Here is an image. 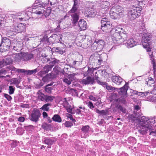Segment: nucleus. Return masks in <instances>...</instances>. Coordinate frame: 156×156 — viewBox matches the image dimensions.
Wrapping results in <instances>:
<instances>
[{
  "label": "nucleus",
  "mask_w": 156,
  "mask_h": 156,
  "mask_svg": "<svg viewBox=\"0 0 156 156\" xmlns=\"http://www.w3.org/2000/svg\"><path fill=\"white\" fill-rule=\"evenodd\" d=\"M151 93L149 91H147L144 92H139L138 93V96H140L143 98H145L147 96V98L149 100V98H151V97L150 96Z\"/></svg>",
  "instance_id": "30"
},
{
  "label": "nucleus",
  "mask_w": 156,
  "mask_h": 156,
  "mask_svg": "<svg viewBox=\"0 0 156 156\" xmlns=\"http://www.w3.org/2000/svg\"><path fill=\"white\" fill-rule=\"evenodd\" d=\"M52 88L51 87H49L46 86L44 88L45 91L49 94H50L51 92Z\"/></svg>",
  "instance_id": "50"
},
{
  "label": "nucleus",
  "mask_w": 156,
  "mask_h": 156,
  "mask_svg": "<svg viewBox=\"0 0 156 156\" xmlns=\"http://www.w3.org/2000/svg\"><path fill=\"white\" fill-rule=\"evenodd\" d=\"M94 44L97 46L96 51L99 52L101 51L105 45V42L102 40H95L94 42Z\"/></svg>",
  "instance_id": "13"
},
{
  "label": "nucleus",
  "mask_w": 156,
  "mask_h": 156,
  "mask_svg": "<svg viewBox=\"0 0 156 156\" xmlns=\"http://www.w3.org/2000/svg\"><path fill=\"white\" fill-rule=\"evenodd\" d=\"M33 126L32 125H29L28 126H24V128L28 130H31L33 129Z\"/></svg>",
  "instance_id": "58"
},
{
  "label": "nucleus",
  "mask_w": 156,
  "mask_h": 156,
  "mask_svg": "<svg viewBox=\"0 0 156 156\" xmlns=\"http://www.w3.org/2000/svg\"><path fill=\"white\" fill-rule=\"evenodd\" d=\"M54 98V97L48 96L46 95L45 100L44 101L47 102H51L53 100Z\"/></svg>",
  "instance_id": "45"
},
{
  "label": "nucleus",
  "mask_w": 156,
  "mask_h": 156,
  "mask_svg": "<svg viewBox=\"0 0 156 156\" xmlns=\"http://www.w3.org/2000/svg\"><path fill=\"white\" fill-rule=\"evenodd\" d=\"M89 128L90 126L88 125L82 126L81 130L83 133L85 134L88 132Z\"/></svg>",
  "instance_id": "39"
},
{
  "label": "nucleus",
  "mask_w": 156,
  "mask_h": 156,
  "mask_svg": "<svg viewBox=\"0 0 156 156\" xmlns=\"http://www.w3.org/2000/svg\"><path fill=\"white\" fill-rule=\"evenodd\" d=\"M52 68L51 66H50L49 65H46L44 67L43 69L46 73H47L49 71L51 70Z\"/></svg>",
  "instance_id": "44"
},
{
  "label": "nucleus",
  "mask_w": 156,
  "mask_h": 156,
  "mask_svg": "<svg viewBox=\"0 0 156 156\" xmlns=\"http://www.w3.org/2000/svg\"><path fill=\"white\" fill-rule=\"evenodd\" d=\"M44 139V143L50 146L54 144L56 141V139L54 137H45Z\"/></svg>",
  "instance_id": "17"
},
{
  "label": "nucleus",
  "mask_w": 156,
  "mask_h": 156,
  "mask_svg": "<svg viewBox=\"0 0 156 156\" xmlns=\"http://www.w3.org/2000/svg\"><path fill=\"white\" fill-rule=\"evenodd\" d=\"M51 59L49 62V64L50 66H51L52 68H53L55 65L58 64L60 62L59 60L55 58Z\"/></svg>",
  "instance_id": "34"
},
{
  "label": "nucleus",
  "mask_w": 156,
  "mask_h": 156,
  "mask_svg": "<svg viewBox=\"0 0 156 156\" xmlns=\"http://www.w3.org/2000/svg\"><path fill=\"white\" fill-rule=\"evenodd\" d=\"M150 96L151 97V98H149V100L156 102V96L155 95H151Z\"/></svg>",
  "instance_id": "62"
},
{
  "label": "nucleus",
  "mask_w": 156,
  "mask_h": 156,
  "mask_svg": "<svg viewBox=\"0 0 156 156\" xmlns=\"http://www.w3.org/2000/svg\"><path fill=\"white\" fill-rule=\"evenodd\" d=\"M97 74V72H96L95 73V77L94 78V81L95 80H96L97 82V83L98 84H100V85H103V86L106 85V84H107L106 83H105V82H103L100 81L98 79L99 77L96 75V74Z\"/></svg>",
  "instance_id": "36"
},
{
  "label": "nucleus",
  "mask_w": 156,
  "mask_h": 156,
  "mask_svg": "<svg viewBox=\"0 0 156 156\" xmlns=\"http://www.w3.org/2000/svg\"><path fill=\"white\" fill-rule=\"evenodd\" d=\"M154 79L151 77H149L145 79V84L149 85L150 86H152V85L154 84Z\"/></svg>",
  "instance_id": "29"
},
{
  "label": "nucleus",
  "mask_w": 156,
  "mask_h": 156,
  "mask_svg": "<svg viewBox=\"0 0 156 156\" xmlns=\"http://www.w3.org/2000/svg\"><path fill=\"white\" fill-rule=\"evenodd\" d=\"M98 55V58L102 59L103 62H105L107 59V55L105 54L104 53L100 55ZM98 58V57L97 58Z\"/></svg>",
  "instance_id": "43"
},
{
  "label": "nucleus",
  "mask_w": 156,
  "mask_h": 156,
  "mask_svg": "<svg viewBox=\"0 0 156 156\" xmlns=\"http://www.w3.org/2000/svg\"><path fill=\"white\" fill-rule=\"evenodd\" d=\"M70 15L72 17V23L75 24L77 22L79 18V16L78 14L76 13H71Z\"/></svg>",
  "instance_id": "25"
},
{
  "label": "nucleus",
  "mask_w": 156,
  "mask_h": 156,
  "mask_svg": "<svg viewBox=\"0 0 156 156\" xmlns=\"http://www.w3.org/2000/svg\"><path fill=\"white\" fill-rule=\"evenodd\" d=\"M134 107L135 109V110L133 112L134 114L135 115L134 117L135 118H138L141 115V113H138L137 114V112L139 110L140 107L138 105H136Z\"/></svg>",
  "instance_id": "31"
},
{
  "label": "nucleus",
  "mask_w": 156,
  "mask_h": 156,
  "mask_svg": "<svg viewBox=\"0 0 156 156\" xmlns=\"http://www.w3.org/2000/svg\"><path fill=\"white\" fill-rule=\"evenodd\" d=\"M46 73H46V72L44 70H43L41 71L40 72H39L38 73V76L42 77Z\"/></svg>",
  "instance_id": "60"
},
{
  "label": "nucleus",
  "mask_w": 156,
  "mask_h": 156,
  "mask_svg": "<svg viewBox=\"0 0 156 156\" xmlns=\"http://www.w3.org/2000/svg\"><path fill=\"white\" fill-rule=\"evenodd\" d=\"M24 29L23 25L22 23H20L12 27L10 31L15 33H20L22 32Z\"/></svg>",
  "instance_id": "14"
},
{
  "label": "nucleus",
  "mask_w": 156,
  "mask_h": 156,
  "mask_svg": "<svg viewBox=\"0 0 156 156\" xmlns=\"http://www.w3.org/2000/svg\"><path fill=\"white\" fill-rule=\"evenodd\" d=\"M42 126L43 129L47 130L50 129L51 127V126L50 124L45 123L42 125Z\"/></svg>",
  "instance_id": "48"
},
{
  "label": "nucleus",
  "mask_w": 156,
  "mask_h": 156,
  "mask_svg": "<svg viewBox=\"0 0 156 156\" xmlns=\"http://www.w3.org/2000/svg\"><path fill=\"white\" fill-rule=\"evenodd\" d=\"M74 79V76L73 74L68 75L66 77L64 78L63 79V81L67 85H70Z\"/></svg>",
  "instance_id": "21"
},
{
  "label": "nucleus",
  "mask_w": 156,
  "mask_h": 156,
  "mask_svg": "<svg viewBox=\"0 0 156 156\" xmlns=\"http://www.w3.org/2000/svg\"><path fill=\"white\" fill-rule=\"evenodd\" d=\"M109 14L111 18L113 19H116L121 16L115 11L112 10L111 9L110 11Z\"/></svg>",
  "instance_id": "27"
},
{
  "label": "nucleus",
  "mask_w": 156,
  "mask_h": 156,
  "mask_svg": "<svg viewBox=\"0 0 156 156\" xmlns=\"http://www.w3.org/2000/svg\"><path fill=\"white\" fill-rule=\"evenodd\" d=\"M39 2H35L33 5L32 10L33 14L38 15L42 14L44 11V8L45 5L48 4V0H39Z\"/></svg>",
  "instance_id": "4"
},
{
  "label": "nucleus",
  "mask_w": 156,
  "mask_h": 156,
  "mask_svg": "<svg viewBox=\"0 0 156 156\" xmlns=\"http://www.w3.org/2000/svg\"><path fill=\"white\" fill-rule=\"evenodd\" d=\"M147 118L148 120V121H147L149 122V123H148V124L150 125V123L151 124H154L155 123H156V117H154L153 118L149 119L148 118ZM151 125H152L151 124Z\"/></svg>",
  "instance_id": "46"
},
{
  "label": "nucleus",
  "mask_w": 156,
  "mask_h": 156,
  "mask_svg": "<svg viewBox=\"0 0 156 156\" xmlns=\"http://www.w3.org/2000/svg\"><path fill=\"white\" fill-rule=\"evenodd\" d=\"M18 144V142L17 141H13L11 144V147L12 148L15 147Z\"/></svg>",
  "instance_id": "59"
},
{
  "label": "nucleus",
  "mask_w": 156,
  "mask_h": 156,
  "mask_svg": "<svg viewBox=\"0 0 156 156\" xmlns=\"http://www.w3.org/2000/svg\"><path fill=\"white\" fill-rule=\"evenodd\" d=\"M112 32L115 33L112 36V38L114 42L118 45L122 44L128 37L127 34L122 28L117 27L114 28Z\"/></svg>",
  "instance_id": "2"
},
{
  "label": "nucleus",
  "mask_w": 156,
  "mask_h": 156,
  "mask_svg": "<svg viewBox=\"0 0 156 156\" xmlns=\"http://www.w3.org/2000/svg\"><path fill=\"white\" fill-rule=\"evenodd\" d=\"M151 36H149L147 34H146L143 37L142 40V44L144 48L146 49V50L148 54L149 55L150 58L151 60V63L153 64V69L155 70V67L156 65L155 63V61L154 59V56L153 55V52L151 51L150 45L151 44Z\"/></svg>",
  "instance_id": "3"
},
{
  "label": "nucleus",
  "mask_w": 156,
  "mask_h": 156,
  "mask_svg": "<svg viewBox=\"0 0 156 156\" xmlns=\"http://www.w3.org/2000/svg\"><path fill=\"white\" fill-rule=\"evenodd\" d=\"M128 141L132 145H133L136 142V139L134 137L131 136L128 138Z\"/></svg>",
  "instance_id": "38"
},
{
  "label": "nucleus",
  "mask_w": 156,
  "mask_h": 156,
  "mask_svg": "<svg viewBox=\"0 0 156 156\" xmlns=\"http://www.w3.org/2000/svg\"><path fill=\"white\" fill-rule=\"evenodd\" d=\"M118 109L123 113H126V109L123 107L121 105H119L118 106Z\"/></svg>",
  "instance_id": "52"
},
{
  "label": "nucleus",
  "mask_w": 156,
  "mask_h": 156,
  "mask_svg": "<svg viewBox=\"0 0 156 156\" xmlns=\"http://www.w3.org/2000/svg\"><path fill=\"white\" fill-rule=\"evenodd\" d=\"M15 90V87L12 86L9 87V94H12L14 93Z\"/></svg>",
  "instance_id": "49"
},
{
  "label": "nucleus",
  "mask_w": 156,
  "mask_h": 156,
  "mask_svg": "<svg viewBox=\"0 0 156 156\" xmlns=\"http://www.w3.org/2000/svg\"><path fill=\"white\" fill-rule=\"evenodd\" d=\"M110 5L109 2L106 0H103L100 1L99 3V6L101 9H105L108 7Z\"/></svg>",
  "instance_id": "26"
},
{
  "label": "nucleus",
  "mask_w": 156,
  "mask_h": 156,
  "mask_svg": "<svg viewBox=\"0 0 156 156\" xmlns=\"http://www.w3.org/2000/svg\"><path fill=\"white\" fill-rule=\"evenodd\" d=\"M153 86L154 87L153 90L151 91H149V92L151 93V95H153V94H154L155 95L156 94V86Z\"/></svg>",
  "instance_id": "61"
},
{
  "label": "nucleus",
  "mask_w": 156,
  "mask_h": 156,
  "mask_svg": "<svg viewBox=\"0 0 156 156\" xmlns=\"http://www.w3.org/2000/svg\"><path fill=\"white\" fill-rule=\"evenodd\" d=\"M51 105V104L47 103L41 107V109L44 111H48L49 110V106Z\"/></svg>",
  "instance_id": "42"
},
{
  "label": "nucleus",
  "mask_w": 156,
  "mask_h": 156,
  "mask_svg": "<svg viewBox=\"0 0 156 156\" xmlns=\"http://www.w3.org/2000/svg\"><path fill=\"white\" fill-rule=\"evenodd\" d=\"M82 83L85 85L94 83H95V82L94 78L91 77L90 76H87V78L82 80Z\"/></svg>",
  "instance_id": "18"
},
{
  "label": "nucleus",
  "mask_w": 156,
  "mask_h": 156,
  "mask_svg": "<svg viewBox=\"0 0 156 156\" xmlns=\"http://www.w3.org/2000/svg\"><path fill=\"white\" fill-rule=\"evenodd\" d=\"M21 60L24 61H28L34 58V55L31 52H23L21 54Z\"/></svg>",
  "instance_id": "10"
},
{
  "label": "nucleus",
  "mask_w": 156,
  "mask_h": 156,
  "mask_svg": "<svg viewBox=\"0 0 156 156\" xmlns=\"http://www.w3.org/2000/svg\"><path fill=\"white\" fill-rule=\"evenodd\" d=\"M37 71H38V69H36L32 70H26V74L27 75H31V74H35Z\"/></svg>",
  "instance_id": "40"
},
{
  "label": "nucleus",
  "mask_w": 156,
  "mask_h": 156,
  "mask_svg": "<svg viewBox=\"0 0 156 156\" xmlns=\"http://www.w3.org/2000/svg\"><path fill=\"white\" fill-rule=\"evenodd\" d=\"M79 62L78 61H74L71 64V66L73 67H75L76 64L79 65Z\"/></svg>",
  "instance_id": "63"
},
{
  "label": "nucleus",
  "mask_w": 156,
  "mask_h": 156,
  "mask_svg": "<svg viewBox=\"0 0 156 156\" xmlns=\"http://www.w3.org/2000/svg\"><path fill=\"white\" fill-rule=\"evenodd\" d=\"M124 44L128 48H130L136 45L137 42L134 39L131 38L124 41Z\"/></svg>",
  "instance_id": "12"
},
{
  "label": "nucleus",
  "mask_w": 156,
  "mask_h": 156,
  "mask_svg": "<svg viewBox=\"0 0 156 156\" xmlns=\"http://www.w3.org/2000/svg\"><path fill=\"white\" fill-rule=\"evenodd\" d=\"M54 77V74L52 73H50L48 74L42 78V80L44 82H48L51 81Z\"/></svg>",
  "instance_id": "24"
},
{
  "label": "nucleus",
  "mask_w": 156,
  "mask_h": 156,
  "mask_svg": "<svg viewBox=\"0 0 156 156\" xmlns=\"http://www.w3.org/2000/svg\"><path fill=\"white\" fill-rule=\"evenodd\" d=\"M88 70L86 72H82V73L83 75L84 76H94V74L93 73L94 72V69H93V68L91 67V66H88Z\"/></svg>",
  "instance_id": "22"
},
{
  "label": "nucleus",
  "mask_w": 156,
  "mask_h": 156,
  "mask_svg": "<svg viewBox=\"0 0 156 156\" xmlns=\"http://www.w3.org/2000/svg\"><path fill=\"white\" fill-rule=\"evenodd\" d=\"M49 38H48V36L47 34H45L43 37L41 39V41L43 42V43L44 44H46L47 43H49Z\"/></svg>",
  "instance_id": "41"
},
{
  "label": "nucleus",
  "mask_w": 156,
  "mask_h": 156,
  "mask_svg": "<svg viewBox=\"0 0 156 156\" xmlns=\"http://www.w3.org/2000/svg\"><path fill=\"white\" fill-rule=\"evenodd\" d=\"M112 81L118 85H120L123 82V79L119 76H113L112 77Z\"/></svg>",
  "instance_id": "19"
},
{
  "label": "nucleus",
  "mask_w": 156,
  "mask_h": 156,
  "mask_svg": "<svg viewBox=\"0 0 156 156\" xmlns=\"http://www.w3.org/2000/svg\"><path fill=\"white\" fill-rule=\"evenodd\" d=\"M89 98L94 101H98L99 98L98 95L92 93L89 96Z\"/></svg>",
  "instance_id": "32"
},
{
  "label": "nucleus",
  "mask_w": 156,
  "mask_h": 156,
  "mask_svg": "<svg viewBox=\"0 0 156 156\" xmlns=\"http://www.w3.org/2000/svg\"><path fill=\"white\" fill-rule=\"evenodd\" d=\"M42 60L43 61V62L44 63H46L51 61L50 59L48 58L47 55H45L44 57H43Z\"/></svg>",
  "instance_id": "51"
},
{
  "label": "nucleus",
  "mask_w": 156,
  "mask_h": 156,
  "mask_svg": "<svg viewBox=\"0 0 156 156\" xmlns=\"http://www.w3.org/2000/svg\"><path fill=\"white\" fill-rule=\"evenodd\" d=\"M148 119L145 116H142L140 119H139V125L137 127L138 132L142 135H145L148 131L150 133L149 134L153 136H155V132L151 131L153 128L151 125L148 124L149 123L147 121Z\"/></svg>",
  "instance_id": "1"
},
{
  "label": "nucleus",
  "mask_w": 156,
  "mask_h": 156,
  "mask_svg": "<svg viewBox=\"0 0 156 156\" xmlns=\"http://www.w3.org/2000/svg\"><path fill=\"white\" fill-rule=\"evenodd\" d=\"M62 101L63 102L64 106L66 108L67 112L71 114H74L75 113L74 108L69 105L66 98H64L62 99Z\"/></svg>",
  "instance_id": "11"
},
{
  "label": "nucleus",
  "mask_w": 156,
  "mask_h": 156,
  "mask_svg": "<svg viewBox=\"0 0 156 156\" xmlns=\"http://www.w3.org/2000/svg\"><path fill=\"white\" fill-rule=\"evenodd\" d=\"M75 113H76V114H81V112H83L80 109L77 108L76 109H74Z\"/></svg>",
  "instance_id": "64"
},
{
  "label": "nucleus",
  "mask_w": 156,
  "mask_h": 156,
  "mask_svg": "<svg viewBox=\"0 0 156 156\" xmlns=\"http://www.w3.org/2000/svg\"><path fill=\"white\" fill-rule=\"evenodd\" d=\"M78 25L80 31L84 30L87 28L86 22L83 19H81L78 22Z\"/></svg>",
  "instance_id": "20"
},
{
  "label": "nucleus",
  "mask_w": 156,
  "mask_h": 156,
  "mask_svg": "<svg viewBox=\"0 0 156 156\" xmlns=\"http://www.w3.org/2000/svg\"><path fill=\"white\" fill-rule=\"evenodd\" d=\"M105 23V22L104 21H101V29L104 32H110L112 36L114 33H115V32H112L114 29H112V26L110 24Z\"/></svg>",
  "instance_id": "8"
},
{
  "label": "nucleus",
  "mask_w": 156,
  "mask_h": 156,
  "mask_svg": "<svg viewBox=\"0 0 156 156\" xmlns=\"http://www.w3.org/2000/svg\"><path fill=\"white\" fill-rule=\"evenodd\" d=\"M73 5L72 9L69 11L70 13H76V12L79 8L80 1L79 0H74Z\"/></svg>",
  "instance_id": "15"
},
{
  "label": "nucleus",
  "mask_w": 156,
  "mask_h": 156,
  "mask_svg": "<svg viewBox=\"0 0 156 156\" xmlns=\"http://www.w3.org/2000/svg\"><path fill=\"white\" fill-rule=\"evenodd\" d=\"M41 113L39 110L34 108L32 113L29 116V119L32 121L37 122L39 120Z\"/></svg>",
  "instance_id": "7"
},
{
  "label": "nucleus",
  "mask_w": 156,
  "mask_h": 156,
  "mask_svg": "<svg viewBox=\"0 0 156 156\" xmlns=\"http://www.w3.org/2000/svg\"><path fill=\"white\" fill-rule=\"evenodd\" d=\"M64 124L66 127H71L73 125V123L69 121H66Z\"/></svg>",
  "instance_id": "54"
},
{
  "label": "nucleus",
  "mask_w": 156,
  "mask_h": 156,
  "mask_svg": "<svg viewBox=\"0 0 156 156\" xmlns=\"http://www.w3.org/2000/svg\"><path fill=\"white\" fill-rule=\"evenodd\" d=\"M37 94H38L37 97L38 99L41 101H44L45 100L46 95H45L40 91L37 92Z\"/></svg>",
  "instance_id": "33"
},
{
  "label": "nucleus",
  "mask_w": 156,
  "mask_h": 156,
  "mask_svg": "<svg viewBox=\"0 0 156 156\" xmlns=\"http://www.w3.org/2000/svg\"><path fill=\"white\" fill-rule=\"evenodd\" d=\"M128 83H126L123 87L118 89V91L119 94L122 95L124 97V98L121 100V102L122 103H125L126 100L125 97L126 98L127 96V92L128 88Z\"/></svg>",
  "instance_id": "6"
},
{
  "label": "nucleus",
  "mask_w": 156,
  "mask_h": 156,
  "mask_svg": "<svg viewBox=\"0 0 156 156\" xmlns=\"http://www.w3.org/2000/svg\"><path fill=\"white\" fill-rule=\"evenodd\" d=\"M97 14L96 12L93 10L91 9L89 11L87 12L85 16L87 17H94Z\"/></svg>",
  "instance_id": "28"
},
{
  "label": "nucleus",
  "mask_w": 156,
  "mask_h": 156,
  "mask_svg": "<svg viewBox=\"0 0 156 156\" xmlns=\"http://www.w3.org/2000/svg\"><path fill=\"white\" fill-rule=\"evenodd\" d=\"M53 120L58 122H61L62 119L60 116L58 114H55L52 118Z\"/></svg>",
  "instance_id": "37"
},
{
  "label": "nucleus",
  "mask_w": 156,
  "mask_h": 156,
  "mask_svg": "<svg viewBox=\"0 0 156 156\" xmlns=\"http://www.w3.org/2000/svg\"><path fill=\"white\" fill-rule=\"evenodd\" d=\"M4 61L6 64L7 65L11 63L12 62V60L10 58L7 57L4 59Z\"/></svg>",
  "instance_id": "47"
},
{
  "label": "nucleus",
  "mask_w": 156,
  "mask_h": 156,
  "mask_svg": "<svg viewBox=\"0 0 156 156\" xmlns=\"http://www.w3.org/2000/svg\"><path fill=\"white\" fill-rule=\"evenodd\" d=\"M106 88L107 90L112 91L115 90V89H117V88H116L114 87L109 85L106 86Z\"/></svg>",
  "instance_id": "56"
},
{
  "label": "nucleus",
  "mask_w": 156,
  "mask_h": 156,
  "mask_svg": "<svg viewBox=\"0 0 156 156\" xmlns=\"http://www.w3.org/2000/svg\"><path fill=\"white\" fill-rule=\"evenodd\" d=\"M44 11L42 13L46 17L48 16L50 14L51 12V9L50 7H48L47 8H45V7L44 8Z\"/></svg>",
  "instance_id": "35"
},
{
  "label": "nucleus",
  "mask_w": 156,
  "mask_h": 156,
  "mask_svg": "<svg viewBox=\"0 0 156 156\" xmlns=\"http://www.w3.org/2000/svg\"><path fill=\"white\" fill-rule=\"evenodd\" d=\"M53 38L54 39V41L56 43H59L61 44L62 43V37L60 34L57 35L56 34H53L49 38Z\"/></svg>",
  "instance_id": "23"
},
{
  "label": "nucleus",
  "mask_w": 156,
  "mask_h": 156,
  "mask_svg": "<svg viewBox=\"0 0 156 156\" xmlns=\"http://www.w3.org/2000/svg\"><path fill=\"white\" fill-rule=\"evenodd\" d=\"M112 10L116 11L119 15L122 16L124 10L122 7L118 5H115L112 8Z\"/></svg>",
  "instance_id": "16"
},
{
  "label": "nucleus",
  "mask_w": 156,
  "mask_h": 156,
  "mask_svg": "<svg viewBox=\"0 0 156 156\" xmlns=\"http://www.w3.org/2000/svg\"><path fill=\"white\" fill-rule=\"evenodd\" d=\"M133 7L128 12L129 18L131 20H133L140 16L142 9L141 6H136L133 5Z\"/></svg>",
  "instance_id": "5"
},
{
  "label": "nucleus",
  "mask_w": 156,
  "mask_h": 156,
  "mask_svg": "<svg viewBox=\"0 0 156 156\" xmlns=\"http://www.w3.org/2000/svg\"><path fill=\"white\" fill-rule=\"evenodd\" d=\"M87 106L90 109H93V108L94 107L93 103L91 101H89L87 102L86 103Z\"/></svg>",
  "instance_id": "53"
},
{
  "label": "nucleus",
  "mask_w": 156,
  "mask_h": 156,
  "mask_svg": "<svg viewBox=\"0 0 156 156\" xmlns=\"http://www.w3.org/2000/svg\"><path fill=\"white\" fill-rule=\"evenodd\" d=\"M57 0H48V3L50 2L51 5H54L58 2Z\"/></svg>",
  "instance_id": "57"
},
{
  "label": "nucleus",
  "mask_w": 156,
  "mask_h": 156,
  "mask_svg": "<svg viewBox=\"0 0 156 156\" xmlns=\"http://www.w3.org/2000/svg\"><path fill=\"white\" fill-rule=\"evenodd\" d=\"M11 44L10 40L7 37H5L2 40L1 44H0V48L5 50H8L10 49Z\"/></svg>",
  "instance_id": "9"
},
{
  "label": "nucleus",
  "mask_w": 156,
  "mask_h": 156,
  "mask_svg": "<svg viewBox=\"0 0 156 156\" xmlns=\"http://www.w3.org/2000/svg\"><path fill=\"white\" fill-rule=\"evenodd\" d=\"M4 96L8 101H10L12 99V97L7 94L5 93Z\"/></svg>",
  "instance_id": "55"
}]
</instances>
